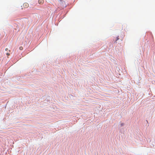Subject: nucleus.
<instances>
[{
	"label": "nucleus",
	"instance_id": "1",
	"mask_svg": "<svg viewBox=\"0 0 155 155\" xmlns=\"http://www.w3.org/2000/svg\"><path fill=\"white\" fill-rule=\"evenodd\" d=\"M44 1L43 0H39L38 3L40 4H42L43 3Z\"/></svg>",
	"mask_w": 155,
	"mask_h": 155
},
{
	"label": "nucleus",
	"instance_id": "2",
	"mask_svg": "<svg viewBox=\"0 0 155 155\" xmlns=\"http://www.w3.org/2000/svg\"><path fill=\"white\" fill-rule=\"evenodd\" d=\"M23 6L25 8H27L28 7V3H24L23 5Z\"/></svg>",
	"mask_w": 155,
	"mask_h": 155
},
{
	"label": "nucleus",
	"instance_id": "3",
	"mask_svg": "<svg viewBox=\"0 0 155 155\" xmlns=\"http://www.w3.org/2000/svg\"><path fill=\"white\" fill-rule=\"evenodd\" d=\"M19 49L21 50H23V47H21V46L19 47Z\"/></svg>",
	"mask_w": 155,
	"mask_h": 155
},
{
	"label": "nucleus",
	"instance_id": "4",
	"mask_svg": "<svg viewBox=\"0 0 155 155\" xmlns=\"http://www.w3.org/2000/svg\"><path fill=\"white\" fill-rule=\"evenodd\" d=\"M119 36H117V40H116L115 41H116L117 40H119Z\"/></svg>",
	"mask_w": 155,
	"mask_h": 155
},
{
	"label": "nucleus",
	"instance_id": "5",
	"mask_svg": "<svg viewBox=\"0 0 155 155\" xmlns=\"http://www.w3.org/2000/svg\"><path fill=\"white\" fill-rule=\"evenodd\" d=\"M6 54H7V55L9 56V55H10V53H6Z\"/></svg>",
	"mask_w": 155,
	"mask_h": 155
},
{
	"label": "nucleus",
	"instance_id": "6",
	"mask_svg": "<svg viewBox=\"0 0 155 155\" xmlns=\"http://www.w3.org/2000/svg\"><path fill=\"white\" fill-rule=\"evenodd\" d=\"M124 125V124L122 123L120 124L121 126H123Z\"/></svg>",
	"mask_w": 155,
	"mask_h": 155
},
{
	"label": "nucleus",
	"instance_id": "7",
	"mask_svg": "<svg viewBox=\"0 0 155 155\" xmlns=\"http://www.w3.org/2000/svg\"><path fill=\"white\" fill-rule=\"evenodd\" d=\"M8 50V48H6L5 49V51H7Z\"/></svg>",
	"mask_w": 155,
	"mask_h": 155
},
{
	"label": "nucleus",
	"instance_id": "8",
	"mask_svg": "<svg viewBox=\"0 0 155 155\" xmlns=\"http://www.w3.org/2000/svg\"><path fill=\"white\" fill-rule=\"evenodd\" d=\"M9 51H10V50H9Z\"/></svg>",
	"mask_w": 155,
	"mask_h": 155
}]
</instances>
